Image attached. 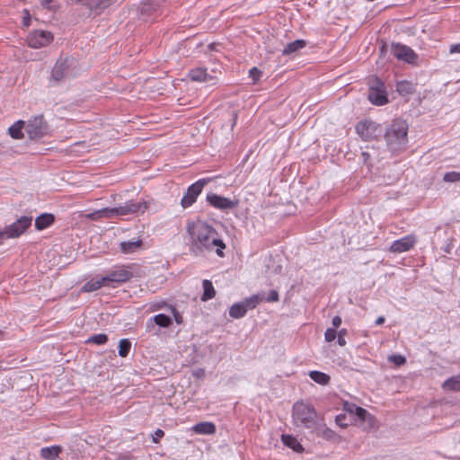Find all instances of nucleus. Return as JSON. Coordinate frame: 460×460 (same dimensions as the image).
Returning <instances> with one entry per match:
<instances>
[{"mask_svg":"<svg viewBox=\"0 0 460 460\" xmlns=\"http://www.w3.org/2000/svg\"><path fill=\"white\" fill-rule=\"evenodd\" d=\"M343 409L345 411L355 414L359 420L367 421L371 428H376V419L367 410L362 407L357 406L355 403L345 402L343 403Z\"/></svg>","mask_w":460,"mask_h":460,"instance_id":"14","label":"nucleus"},{"mask_svg":"<svg viewBox=\"0 0 460 460\" xmlns=\"http://www.w3.org/2000/svg\"><path fill=\"white\" fill-rule=\"evenodd\" d=\"M5 239H9V238L7 237V234H5V228H4V229H3V230H2V229H0V243H1L4 240H5Z\"/></svg>","mask_w":460,"mask_h":460,"instance_id":"45","label":"nucleus"},{"mask_svg":"<svg viewBox=\"0 0 460 460\" xmlns=\"http://www.w3.org/2000/svg\"><path fill=\"white\" fill-rule=\"evenodd\" d=\"M25 132L31 140H39L50 134V128L43 115H36L25 121Z\"/></svg>","mask_w":460,"mask_h":460,"instance_id":"6","label":"nucleus"},{"mask_svg":"<svg viewBox=\"0 0 460 460\" xmlns=\"http://www.w3.org/2000/svg\"><path fill=\"white\" fill-rule=\"evenodd\" d=\"M107 341H108V337L106 334L99 333V334H94V335L91 336L88 339L87 342H92V343L102 345V344L106 343Z\"/></svg>","mask_w":460,"mask_h":460,"instance_id":"35","label":"nucleus"},{"mask_svg":"<svg viewBox=\"0 0 460 460\" xmlns=\"http://www.w3.org/2000/svg\"><path fill=\"white\" fill-rule=\"evenodd\" d=\"M309 376L313 381L322 385H328L331 380L327 374L316 370L310 371Z\"/></svg>","mask_w":460,"mask_h":460,"instance_id":"29","label":"nucleus"},{"mask_svg":"<svg viewBox=\"0 0 460 460\" xmlns=\"http://www.w3.org/2000/svg\"><path fill=\"white\" fill-rule=\"evenodd\" d=\"M203 295L201 296L202 301H208L213 298L216 295L213 284L210 280L205 279L202 282Z\"/></svg>","mask_w":460,"mask_h":460,"instance_id":"30","label":"nucleus"},{"mask_svg":"<svg viewBox=\"0 0 460 460\" xmlns=\"http://www.w3.org/2000/svg\"><path fill=\"white\" fill-rule=\"evenodd\" d=\"M261 301H262V297L259 294H256L241 302L234 303L229 308V315L234 319L243 318L248 310L256 308Z\"/></svg>","mask_w":460,"mask_h":460,"instance_id":"8","label":"nucleus"},{"mask_svg":"<svg viewBox=\"0 0 460 460\" xmlns=\"http://www.w3.org/2000/svg\"><path fill=\"white\" fill-rule=\"evenodd\" d=\"M164 430L157 429L153 435V438H152L153 442L158 443L160 438H162L164 437Z\"/></svg>","mask_w":460,"mask_h":460,"instance_id":"42","label":"nucleus"},{"mask_svg":"<svg viewBox=\"0 0 460 460\" xmlns=\"http://www.w3.org/2000/svg\"><path fill=\"white\" fill-rule=\"evenodd\" d=\"M337 332L334 328H328L324 332V339L327 342H331L335 340Z\"/></svg>","mask_w":460,"mask_h":460,"instance_id":"37","label":"nucleus"},{"mask_svg":"<svg viewBox=\"0 0 460 460\" xmlns=\"http://www.w3.org/2000/svg\"><path fill=\"white\" fill-rule=\"evenodd\" d=\"M391 53L399 60L414 63L417 59L415 52L408 46L401 43H393L391 46Z\"/></svg>","mask_w":460,"mask_h":460,"instance_id":"15","label":"nucleus"},{"mask_svg":"<svg viewBox=\"0 0 460 460\" xmlns=\"http://www.w3.org/2000/svg\"><path fill=\"white\" fill-rule=\"evenodd\" d=\"M61 447L51 446L40 449V456L46 460H55L61 452Z\"/></svg>","mask_w":460,"mask_h":460,"instance_id":"23","label":"nucleus"},{"mask_svg":"<svg viewBox=\"0 0 460 460\" xmlns=\"http://www.w3.org/2000/svg\"><path fill=\"white\" fill-rule=\"evenodd\" d=\"M209 181V179H199L193 184H191L185 195L181 200V204L183 208L190 207L197 199L198 196L201 193L204 186Z\"/></svg>","mask_w":460,"mask_h":460,"instance_id":"11","label":"nucleus"},{"mask_svg":"<svg viewBox=\"0 0 460 460\" xmlns=\"http://www.w3.org/2000/svg\"><path fill=\"white\" fill-rule=\"evenodd\" d=\"M322 436L326 439L332 440L336 438V433L331 429L324 427L322 430Z\"/></svg>","mask_w":460,"mask_h":460,"instance_id":"38","label":"nucleus"},{"mask_svg":"<svg viewBox=\"0 0 460 460\" xmlns=\"http://www.w3.org/2000/svg\"><path fill=\"white\" fill-rule=\"evenodd\" d=\"M173 312H174V314H175V320L177 323H180V320H179V317H178V313L175 311V309H173Z\"/></svg>","mask_w":460,"mask_h":460,"instance_id":"50","label":"nucleus"},{"mask_svg":"<svg viewBox=\"0 0 460 460\" xmlns=\"http://www.w3.org/2000/svg\"><path fill=\"white\" fill-rule=\"evenodd\" d=\"M189 76L192 81L195 82H206L214 85L217 83L216 75L208 74L207 70L203 67L193 68L190 71Z\"/></svg>","mask_w":460,"mask_h":460,"instance_id":"18","label":"nucleus"},{"mask_svg":"<svg viewBox=\"0 0 460 460\" xmlns=\"http://www.w3.org/2000/svg\"><path fill=\"white\" fill-rule=\"evenodd\" d=\"M23 129L25 130V121L18 120L9 128L8 131L13 138L22 139L23 138Z\"/></svg>","mask_w":460,"mask_h":460,"instance_id":"25","label":"nucleus"},{"mask_svg":"<svg viewBox=\"0 0 460 460\" xmlns=\"http://www.w3.org/2000/svg\"><path fill=\"white\" fill-rule=\"evenodd\" d=\"M131 349V342L128 339H122L119 342V355L125 358Z\"/></svg>","mask_w":460,"mask_h":460,"instance_id":"33","label":"nucleus"},{"mask_svg":"<svg viewBox=\"0 0 460 460\" xmlns=\"http://www.w3.org/2000/svg\"><path fill=\"white\" fill-rule=\"evenodd\" d=\"M417 243L415 234H408L400 239L394 241L388 248L393 253H402L410 251Z\"/></svg>","mask_w":460,"mask_h":460,"instance_id":"13","label":"nucleus"},{"mask_svg":"<svg viewBox=\"0 0 460 460\" xmlns=\"http://www.w3.org/2000/svg\"><path fill=\"white\" fill-rule=\"evenodd\" d=\"M102 287H106L105 280L102 281V277L96 279H91L83 286V291L93 292L100 289Z\"/></svg>","mask_w":460,"mask_h":460,"instance_id":"28","label":"nucleus"},{"mask_svg":"<svg viewBox=\"0 0 460 460\" xmlns=\"http://www.w3.org/2000/svg\"><path fill=\"white\" fill-rule=\"evenodd\" d=\"M362 156L364 158V161L367 162V160L369 157V155L367 152H362Z\"/></svg>","mask_w":460,"mask_h":460,"instance_id":"47","label":"nucleus"},{"mask_svg":"<svg viewBox=\"0 0 460 460\" xmlns=\"http://www.w3.org/2000/svg\"><path fill=\"white\" fill-rule=\"evenodd\" d=\"M55 221V217L49 213H43L36 217L35 227L38 230H43L50 226Z\"/></svg>","mask_w":460,"mask_h":460,"instance_id":"20","label":"nucleus"},{"mask_svg":"<svg viewBox=\"0 0 460 460\" xmlns=\"http://www.w3.org/2000/svg\"><path fill=\"white\" fill-rule=\"evenodd\" d=\"M259 295L262 297V300H265L267 302H277L279 299V293L276 290H271L269 293L267 297H264L263 295H261V294H259Z\"/></svg>","mask_w":460,"mask_h":460,"instance_id":"36","label":"nucleus"},{"mask_svg":"<svg viewBox=\"0 0 460 460\" xmlns=\"http://www.w3.org/2000/svg\"><path fill=\"white\" fill-rule=\"evenodd\" d=\"M443 181L446 182H460V172H448L443 176Z\"/></svg>","mask_w":460,"mask_h":460,"instance_id":"34","label":"nucleus"},{"mask_svg":"<svg viewBox=\"0 0 460 460\" xmlns=\"http://www.w3.org/2000/svg\"><path fill=\"white\" fill-rule=\"evenodd\" d=\"M356 131L365 141L375 139L381 134L379 125L370 120L358 122L356 126Z\"/></svg>","mask_w":460,"mask_h":460,"instance_id":"9","label":"nucleus"},{"mask_svg":"<svg viewBox=\"0 0 460 460\" xmlns=\"http://www.w3.org/2000/svg\"><path fill=\"white\" fill-rule=\"evenodd\" d=\"M78 61L72 57H60L55 63L49 77L51 86L58 85L77 74Z\"/></svg>","mask_w":460,"mask_h":460,"instance_id":"3","label":"nucleus"},{"mask_svg":"<svg viewBox=\"0 0 460 460\" xmlns=\"http://www.w3.org/2000/svg\"><path fill=\"white\" fill-rule=\"evenodd\" d=\"M191 429L197 434L211 435L216 432V426L209 421L199 422Z\"/></svg>","mask_w":460,"mask_h":460,"instance_id":"21","label":"nucleus"},{"mask_svg":"<svg viewBox=\"0 0 460 460\" xmlns=\"http://www.w3.org/2000/svg\"><path fill=\"white\" fill-rule=\"evenodd\" d=\"M281 440L287 447L292 448L293 450L298 452L302 449V446L297 441L296 438L291 435H282Z\"/></svg>","mask_w":460,"mask_h":460,"instance_id":"32","label":"nucleus"},{"mask_svg":"<svg viewBox=\"0 0 460 460\" xmlns=\"http://www.w3.org/2000/svg\"><path fill=\"white\" fill-rule=\"evenodd\" d=\"M249 75L252 78L253 82H256L261 76V71L259 70L257 67H252L250 69Z\"/></svg>","mask_w":460,"mask_h":460,"instance_id":"40","label":"nucleus"},{"mask_svg":"<svg viewBox=\"0 0 460 460\" xmlns=\"http://www.w3.org/2000/svg\"><path fill=\"white\" fill-rule=\"evenodd\" d=\"M347 333H348V331L346 329H341L338 332V344L341 347L345 346L347 343L346 340H345V336L347 335Z\"/></svg>","mask_w":460,"mask_h":460,"instance_id":"39","label":"nucleus"},{"mask_svg":"<svg viewBox=\"0 0 460 460\" xmlns=\"http://www.w3.org/2000/svg\"><path fill=\"white\" fill-rule=\"evenodd\" d=\"M368 100L375 105H384L388 102V98L384 84L377 83L376 86H371L368 92Z\"/></svg>","mask_w":460,"mask_h":460,"instance_id":"16","label":"nucleus"},{"mask_svg":"<svg viewBox=\"0 0 460 460\" xmlns=\"http://www.w3.org/2000/svg\"><path fill=\"white\" fill-rule=\"evenodd\" d=\"M142 244L141 239L124 241L119 243L123 253L129 254L136 252Z\"/></svg>","mask_w":460,"mask_h":460,"instance_id":"22","label":"nucleus"},{"mask_svg":"<svg viewBox=\"0 0 460 460\" xmlns=\"http://www.w3.org/2000/svg\"><path fill=\"white\" fill-rule=\"evenodd\" d=\"M385 319L384 316H379L376 320V325H381L385 323Z\"/></svg>","mask_w":460,"mask_h":460,"instance_id":"46","label":"nucleus"},{"mask_svg":"<svg viewBox=\"0 0 460 460\" xmlns=\"http://www.w3.org/2000/svg\"><path fill=\"white\" fill-rule=\"evenodd\" d=\"M207 200L212 207L221 210L232 209L237 206V201L214 193L208 194Z\"/></svg>","mask_w":460,"mask_h":460,"instance_id":"17","label":"nucleus"},{"mask_svg":"<svg viewBox=\"0 0 460 460\" xmlns=\"http://www.w3.org/2000/svg\"><path fill=\"white\" fill-rule=\"evenodd\" d=\"M306 45V42L304 40H296L288 44L282 50V54L285 56L291 55L299 49H302Z\"/></svg>","mask_w":460,"mask_h":460,"instance_id":"26","label":"nucleus"},{"mask_svg":"<svg viewBox=\"0 0 460 460\" xmlns=\"http://www.w3.org/2000/svg\"><path fill=\"white\" fill-rule=\"evenodd\" d=\"M119 460H131V458L128 456H119Z\"/></svg>","mask_w":460,"mask_h":460,"instance_id":"48","label":"nucleus"},{"mask_svg":"<svg viewBox=\"0 0 460 460\" xmlns=\"http://www.w3.org/2000/svg\"><path fill=\"white\" fill-rule=\"evenodd\" d=\"M389 360L396 364L397 366L402 365L405 363V358L401 355H393L389 357Z\"/></svg>","mask_w":460,"mask_h":460,"instance_id":"41","label":"nucleus"},{"mask_svg":"<svg viewBox=\"0 0 460 460\" xmlns=\"http://www.w3.org/2000/svg\"><path fill=\"white\" fill-rule=\"evenodd\" d=\"M172 322L170 316L164 314H159L150 318L146 322V330L150 331L155 326V324L163 328H166L169 327L172 324Z\"/></svg>","mask_w":460,"mask_h":460,"instance_id":"19","label":"nucleus"},{"mask_svg":"<svg viewBox=\"0 0 460 460\" xmlns=\"http://www.w3.org/2000/svg\"><path fill=\"white\" fill-rule=\"evenodd\" d=\"M86 217L91 220H99L101 218H110L111 219V210L110 208H104L98 210H94L92 213L86 215Z\"/></svg>","mask_w":460,"mask_h":460,"instance_id":"31","label":"nucleus"},{"mask_svg":"<svg viewBox=\"0 0 460 460\" xmlns=\"http://www.w3.org/2000/svg\"><path fill=\"white\" fill-rule=\"evenodd\" d=\"M53 40L54 36L50 31L42 30L32 31L27 37L28 45L33 49L48 46Z\"/></svg>","mask_w":460,"mask_h":460,"instance_id":"10","label":"nucleus"},{"mask_svg":"<svg viewBox=\"0 0 460 460\" xmlns=\"http://www.w3.org/2000/svg\"><path fill=\"white\" fill-rule=\"evenodd\" d=\"M450 53H460V43L452 45L450 47Z\"/></svg>","mask_w":460,"mask_h":460,"instance_id":"44","label":"nucleus"},{"mask_svg":"<svg viewBox=\"0 0 460 460\" xmlns=\"http://www.w3.org/2000/svg\"><path fill=\"white\" fill-rule=\"evenodd\" d=\"M149 208V202L146 200H128L118 207L110 208L111 219L128 216L144 214Z\"/></svg>","mask_w":460,"mask_h":460,"instance_id":"5","label":"nucleus"},{"mask_svg":"<svg viewBox=\"0 0 460 460\" xmlns=\"http://www.w3.org/2000/svg\"><path fill=\"white\" fill-rule=\"evenodd\" d=\"M31 217L22 216L13 224L5 227V234L8 238H17L23 234L31 225Z\"/></svg>","mask_w":460,"mask_h":460,"instance_id":"12","label":"nucleus"},{"mask_svg":"<svg viewBox=\"0 0 460 460\" xmlns=\"http://www.w3.org/2000/svg\"><path fill=\"white\" fill-rule=\"evenodd\" d=\"M407 133L408 124L405 120H394L385 136L388 149L393 153L405 149L408 142Z\"/></svg>","mask_w":460,"mask_h":460,"instance_id":"2","label":"nucleus"},{"mask_svg":"<svg viewBox=\"0 0 460 460\" xmlns=\"http://www.w3.org/2000/svg\"><path fill=\"white\" fill-rule=\"evenodd\" d=\"M129 269V266H116L102 277V281L105 280L108 288H116L117 285L124 283L133 277Z\"/></svg>","mask_w":460,"mask_h":460,"instance_id":"7","label":"nucleus"},{"mask_svg":"<svg viewBox=\"0 0 460 460\" xmlns=\"http://www.w3.org/2000/svg\"><path fill=\"white\" fill-rule=\"evenodd\" d=\"M52 0H42V4L47 5L49 4Z\"/></svg>","mask_w":460,"mask_h":460,"instance_id":"49","label":"nucleus"},{"mask_svg":"<svg viewBox=\"0 0 460 460\" xmlns=\"http://www.w3.org/2000/svg\"><path fill=\"white\" fill-rule=\"evenodd\" d=\"M442 388L448 392H459L460 391V375L451 376L445 380L442 384Z\"/></svg>","mask_w":460,"mask_h":460,"instance_id":"24","label":"nucleus"},{"mask_svg":"<svg viewBox=\"0 0 460 460\" xmlns=\"http://www.w3.org/2000/svg\"><path fill=\"white\" fill-rule=\"evenodd\" d=\"M396 91L402 96L412 94L415 91L414 84L408 81H401L397 83Z\"/></svg>","mask_w":460,"mask_h":460,"instance_id":"27","label":"nucleus"},{"mask_svg":"<svg viewBox=\"0 0 460 460\" xmlns=\"http://www.w3.org/2000/svg\"><path fill=\"white\" fill-rule=\"evenodd\" d=\"M292 417L296 426L305 429H314L319 420L314 408L303 402L294 404Z\"/></svg>","mask_w":460,"mask_h":460,"instance_id":"4","label":"nucleus"},{"mask_svg":"<svg viewBox=\"0 0 460 460\" xmlns=\"http://www.w3.org/2000/svg\"><path fill=\"white\" fill-rule=\"evenodd\" d=\"M188 232L192 239V246L202 252H214L219 257H224L226 244L217 231L209 224L198 221L188 225Z\"/></svg>","mask_w":460,"mask_h":460,"instance_id":"1","label":"nucleus"},{"mask_svg":"<svg viewBox=\"0 0 460 460\" xmlns=\"http://www.w3.org/2000/svg\"><path fill=\"white\" fill-rule=\"evenodd\" d=\"M342 320L339 315H336L332 318V323L333 325V328L336 330L340 325L341 324Z\"/></svg>","mask_w":460,"mask_h":460,"instance_id":"43","label":"nucleus"}]
</instances>
